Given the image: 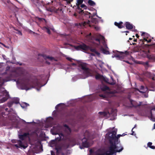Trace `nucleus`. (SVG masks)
Here are the masks:
<instances>
[{
  "label": "nucleus",
  "instance_id": "nucleus-13",
  "mask_svg": "<svg viewBox=\"0 0 155 155\" xmlns=\"http://www.w3.org/2000/svg\"><path fill=\"white\" fill-rule=\"evenodd\" d=\"M108 135V138L109 141H112L113 140L115 141V139H117L116 135H114L110 132H108L106 135Z\"/></svg>",
  "mask_w": 155,
  "mask_h": 155
},
{
  "label": "nucleus",
  "instance_id": "nucleus-6",
  "mask_svg": "<svg viewBox=\"0 0 155 155\" xmlns=\"http://www.w3.org/2000/svg\"><path fill=\"white\" fill-rule=\"evenodd\" d=\"M6 105L1 106L0 107V119L2 118H7V116L9 117V112L11 111H8V109L7 108H5Z\"/></svg>",
  "mask_w": 155,
  "mask_h": 155
},
{
  "label": "nucleus",
  "instance_id": "nucleus-64",
  "mask_svg": "<svg viewBox=\"0 0 155 155\" xmlns=\"http://www.w3.org/2000/svg\"><path fill=\"white\" fill-rule=\"evenodd\" d=\"M137 39H134V42H137Z\"/></svg>",
  "mask_w": 155,
  "mask_h": 155
},
{
  "label": "nucleus",
  "instance_id": "nucleus-30",
  "mask_svg": "<svg viewBox=\"0 0 155 155\" xmlns=\"http://www.w3.org/2000/svg\"><path fill=\"white\" fill-rule=\"evenodd\" d=\"M96 155H104L101 149H98L96 151Z\"/></svg>",
  "mask_w": 155,
  "mask_h": 155
},
{
  "label": "nucleus",
  "instance_id": "nucleus-53",
  "mask_svg": "<svg viewBox=\"0 0 155 155\" xmlns=\"http://www.w3.org/2000/svg\"><path fill=\"white\" fill-rule=\"evenodd\" d=\"M73 0H66L67 2L68 3H70L71 2H72Z\"/></svg>",
  "mask_w": 155,
  "mask_h": 155
},
{
  "label": "nucleus",
  "instance_id": "nucleus-32",
  "mask_svg": "<svg viewBox=\"0 0 155 155\" xmlns=\"http://www.w3.org/2000/svg\"><path fill=\"white\" fill-rule=\"evenodd\" d=\"M152 143L150 142H149L147 143V147H149L151 149H155V146H152Z\"/></svg>",
  "mask_w": 155,
  "mask_h": 155
},
{
  "label": "nucleus",
  "instance_id": "nucleus-57",
  "mask_svg": "<svg viewBox=\"0 0 155 155\" xmlns=\"http://www.w3.org/2000/svg\"><path fill=\"white\" fill-rule=\"evenodd\" d=\"M136 36L137 38H139V36L137 34H136Z\"/></svg>",
  "mask_w": 155,
  "mask_h": 155
},
{
  "label": "nucleus",
  "instance_id": "nucleus-46",
  "mask_svg": "<svg viewBox=\"0 0 155 155\" xmlns=\"http://www.w3.org/2000/svg\"><path fill=\"white\" fill-rule=\"evenodd\" d=\"M142 64L144 65H146L148 66V61H146V62H143Z\"/></svg>",
  "mask_w": 155,
  "mask_h": 155
},
{
  "label": "nucleus",
  "instance_id": "nucleus-56",
  "mask_svg": "<svg viewBox=\"0 0 155 155\" xmlns=\"http://www.w3.org/2000/svg\"><path fill=\"white\" fill-rule=\"evenodd\" d=\"M56 150V153L57 154H58L60 153V152L61 151H59L58 150Z\"/></svg>",
  "mask_w": 155,
  "mask_h": 155
},
{
  "label": "nucleus",
  "instance_id": "nucleus-45",
  "mask_svg": "<svg viewBox=\"0 0 155 155\" xmlns=\"http://www.w3.org/2000/svg\"><path fill=\"white\" fill-rule=\"evenodd\" d=\"M15 30L17 31V32L16 33L17 34H18L19 35H22V33L20 31L18 30Z\"/></svg>",
  "mask_w": 155,
  "mask_h": 155
},
{
  "label": "nucleus",
  "instance_id": "nucleus-24",
  "mask_svg": "<svg viewBox=\"0 0 155 155\" xmlns=\"http://www.w3.org/2000/svg\"><path fill=\"white\" fill-rule=\"evenodd\" d=\"M140 90L141 91L139 90V89H138L137 90L140 93H144L146 91V88H145L143 86H141L140 88Z\"/></svg>",
  "mask_w": 155,
  "mask_h": 155
},
{
  "label": "nucleus",
  "instance_id": "nucleus-28",
  "mask_svg": "<svg viewBox=\"0 0 155 155\" xmlns=\"http://www.w3.org/2000/svg\"><path fill=\"white\" fill-rule=\"evenodd\" d=\"M101 50L102 51L103 53L104 54H110V52L109 51L107 50L103 47H101Z\"/></svg>",
  "mask_w": 155,
  "mask_h": 155
},
{
  "label": "nucleus",
  "instance_id": "nucleus-34",
  "mask_svg": "<svg viewBox=\"0 0 155 155\" xmlns=\"http://www.w3.org/2000/svg\"><path fill=\"white\" fill-rule=\"evenodd\" d=\"M91 22L94 23L96 24L97 22V18H91Z\"/></svg>",
  "mask_w": 155,
  "mask_h": 155
},
{
  "label": "nucleus",
  "instance_id": "nucleus-25",
  "mask_svg": "<svg viewBox=\"0 0 155 155\" xmlns=\"http://www.w3.org/2000/svg\"><path fill=\"white\" fill-rule=\"evenodd\" d=\"M147 58L149 59L155 61V55L154 54H152L151 55H147Z\"/></svg>",
  "mask_w": 155,
  "mask_h": 155
},
{
  "label": "nucleus",
  "instance_id": "nucleus-58",
  "mask_svg": "<svg viewBox=\"0 0 155 155\" xmlns=\"http://www.w3.org/2000/svg\"><path fill=\"white\" fill-rule=\"evenodd\" d=\"M71 65L73 66H74L76 65V64L75 63H72Z\"/></svg>",
  "mask_w": 155,
  "mask_h": 155
},
{
  "label": "nucleus",
  "instance_id": "nucleus-10",
  "mask_svg": "<svg viewBox=\"0 0 155 155\" xmlns=\"http://www.w3.org/2000/svg\"><path fill=\"white\" fill-rule=\"evenodd\" d=\"M74 48L77 50L87 51L89 48V46L84 43H82L78 46H74Z\"/></svg>",
  "mask_w": 155,
  "mask_h": 155
},
{
  "label": "nucleus",
  "instance_id": "nucleus-33",
  "mask_svg": "<svg viewBox=\"0 0 155 155\" xmlns=\"http://www.w3.org/2000/svg\"><path fill=\"white\" fill-rule=\"evenodd\" d=\"M101 89L103 91H106L109 90V88L107 86H104L101 87Z\"/></svg>",
  "mask_w": 155,
  "mask_h": 155
},
{
  "label": "nucleus",
  "instance_id": "nucleus-36",
  "mask_svg": "<svg viewBox=\"0 0 155 155\" xmlns=\"http://www.w3.org/2000/svg\"><path fill=\"white\" fill-rule=\"evenodd\" d=\"M29 104H27L26 103H24L23 104H22L21 105V107L25 108L26 107H27L28 106H29Z\"/></svg>",
  "mask_w": 155,
  "mask_h": 155
},
{
  "label": "nucleus",
  "instance_id": "nucleus-19",
  "mask_svg": "<svg viewBox=\"0 0 155 155\" xmlns=\"http://www.w3.org/2000/svg\"><path fill=\"white\" fill-rule=\"evenodd\" d=\"M123 24V22L122 21H120L119 23L115 22L114 23V25L119 28H122L124 27V26L122 25Z\"/></svg>",
  "mask_w": 155,
  "mask_h": 155
},
{
  "label": "nucleus",
  "instance_id": "nucleus-63",
  "mask_svg": "<svg viewBox=\"0 0 155 155\" xmlns=\"http://www.w3.org/2000/svg\"><path fill=\"white\" fill-rule=\"evenodd\" d=\"M125 61L127 63L130 64V63H129V62L128 61Z\"/></svg>",
  "mask_w": 155,
  "mask_h": 155
},
{
  "label": "nucleus",
  "instance_id": "nucleus-12",
  "mask_svg": "<svg viewBox=\"0 0 155 155\" xmlns=\"http://www.w3.org/2000/svg\"><path fill=\"white\" fill-rule=\"evenodd\" d=\"M95 78L97 80L101 79L103 80L105 82L109 84L110 85H114V83L111 82L109 83L108 82V79L104 77L103 75H101L99 74H98L95 76Z\"/></svg>",
  "mask_w": 155,
  "mask_h": 155
},
{
  "label": "nucleus",
  "instance_id": "nucleus-52",
  "mask_svg": "<svg viewBox=\"0 0 155 155\" xmlns=\"http://www.w3.org/2000/svg\"><path fill=\"white\" fill-rule=\"evenodd\" d=\"M99 96L100 97H102L103 98H105V96L103 94H100Z\"/></svg>",
  "mask_w": 155,
  "mask_h": 155
},
{
  "label": "nucleus",
  "instance_id": "nucleus-61",
  "mask_svg": "<svg viewBox=\"0 0 155 155\" xmlns=\"http://www.w3.org/2000/svg\"><path fill=\"white\" fill-rule=\"evenodd\" d=\"M51 154L52 155H53V153H54V152L53 151H51Z\"/></svg>",
  "mask_w": 155,
  "mask_h": 155
},
{
  "label": "nucleus",
  "instance_id": "nucleus-38",
  "mask_svg": "<svg viewBox=\"0 0 155 155\" xmlns=\"http://www.w3.org/2000/svg\"><path fill=\"white\" fill-rule=\"evenodd\" d=\"M81 7L84 8V9H86L87 8V6L84 4H82L80 6Z\"/></svg>",
  "mask_w": 155,
  "mask_h": 155
},
{
  "label": "nucleus",
  "instance_id": "nucleus-51",
  "mask_svg": "<svg viewBox=\"0 0 155 155\" xmlns=\"http://www.w3.org/2000/svg\"><path fill=\"white\" fill-rule=\"evenodd\" d=\"M96 15V13H94L92 14H91V18H93Z\"/></svg>",
  "mask_w": 155,
  "mask_h": 155
},
{
  "label": "nucleus",
  "instance_id": "nucleus-1",
  "mask_svg": "<svg viewBox=\"0 0 155 155\" xmlns=\"http://www.w3.org/2000/svg\"><path fill=\"white\" fill-rule=\"evenodd\" d=\"M16 83L20 84L22 89L25 90L26 91L35 87H39L40 85V83L37 80L30 83L29 80L27 79H23L21 82L17 80Z\"/></svg>",
  "mask_w": 155,
  "mask_h": 155
},
{
  "label": "nucleus",
  "instance_id": "nucleus-9",
  "mask_svg": "<svg viewBox=\"0 0 155 155\" xmlns=\"http://www.w3.org/2000/svg\"><path fill=\"white\" fill-rule=\"evenodd\" d=\"M56 1V0H51V2L53 5L55 6L54 8L56 10V12L57 13L61 14L63 12L62 8L60 7H58V5H59L60 4L59 2H57Z\"/></svg>",
  "mask_w": 155,
  "mask_h": 155
},
{
  "label": "nucleus",
  "instance_id": "nucleus-11",
  "mask_svg": "<svg viewBox=\"0 0 155 155\" xmlns=\"http://www.w3.org/2000/svg\"><path fill=\"white\" fill-rule=\"evenodd\" d=\"M33 3L38 7L44 6L45 5V2L42 0H31Z\"/></svg>",
  "mask_w": 155,
  "mask_h": 155
},
{
  "label": "nucleus",
  "instance_id": "nucleus-43",
  "mask_svg": "<svg viewBox=\"0 0 155 155\" xmlns=\"http://www.w3.org/2000/svg\"><path fill=\"white\" fill-rule=\"evenodd\" d=\"M64 127H66L68 129L69 131L70 132H71V130L70 128L66 124H65L64 125Z\"/></svg>",
  "mask_w": 155,
  "mask_h": 155
},
{
  "label": "nucleus",
  "instance_id": "nucleus-60",
  "mask_svg": "<svg viewBox=\"0 0 155 155\" xmlns=\"http://www.w3.org/2000/svg\"><path fill=\"white\" fill-rule=\"evenodd\" d=\"M141 104V102H140V104L137 105V106L138 107L140 106Z\"/></svg>",
  "mask_w": 155,
  "mask_h": 155
},
{
  "label": "nucleus",
  "instance_id": "nucleus-44",
  "mask_svg": "<svg viewBox=\"0 0 155 155\" xmlns=\"http://www.w3.org/2000/svg\"><path fill=\"white\" fill-rule=\"evenodd\" d=\"M135 126H136V125L134 126V127H133V128H132V130L131 131H132V134H131L132 135H134V136H135V135H136V134L134 132V131H133V129H134V128H135Z\"/></svg>",
  "mask_w": 155,
  "mask_h": 155
},
{
  "label": "nucleus",
  "instance_id": "nucleus-21",
  "mask_svg": "<svg viewBox=\"0 0 155 155\" xmlns=\"http://www.w3.org/2000/svg\"><path fill=\"white\" fill-rule=\"evenodd\" d=\"M110 143V146L109 147L114 149H116L117 148V147L116 145L115 142H113V141H109Z\"/></svg>",
  "mask_w": 155,
  "mask_h": 155
},
{
  "label": "nucleus",
  "instance_id": "nucleus-20",
  "mask_svg": "<svg viewBox=\"0 0 155 155\" xmlns=\"http://www.w3.org/2000/svg\"><path fill=\"white\" fill-rule=\"evenodd\" d=\"M90 22L89 20H88L87 21H84L83 22L79 23V26L81 27H85L87 25H89Z\"/></svg>",
  "mask_w": 155,
  "mask_h": 155
},
{
  "label": "nucleus",
  "instance_id": "nucleus-2",
  "mask_svg": "<svg viewBox=\"0 0 155 155\" xmlns=\"http://www.w3.org/2000/svg\"><path fill=\"white\" fill-rule=\"evenodd\" d=\"M9 95L8 92L4 88L0 86V103L6 101L9 98Z\"/></svg>",
  "mask_w": 155,
  "mask_h": 155
},
{
  "label": "nucleus",
  "instance_id": "nucleus-42",
  "mask_svg": "<svg viewBox=\"0 0 155 155\" xmlns=\"http://www.w3.org/2000/svg\"><path fill=\"white\" fill-rule=\"evenodd\" d=\"M155 110V107L153 108H152L151 109V110ZM150 115H151V118H153V114H152V112L151 111H150Z\"/></svg>",
  "mask_w": 155,
  "mask_h": 155
},
{
  "label": "nucleus",
  "instance_id": "nucleus-17",
  "mask_svg": "<svg viewBox=\"0 0 155 155\" xmlns=\"http://www.w3.org/2000/svg\"><path fill=\"white\" fill-rule=\"evenodd\" d=\"M41 56L43 57L46 60L47 59H49L50 61L54 60L56 61V60L55 59V58L52 57H50L49 56H47L45 54H42L41 55Z\"/></svg>",
  "mask_w": 155,
  "mask_h": 155
},
{
  "label": "nucleus",
  "instance_id": "nucleus-40",
  "mask_svg": "<svg viewBox=\"0 0 155 155\" xmlns=\"http://www.w3.org/2000/svg\"><path fill=\"white\" fill-rule=\"evenodd\" d=\"M117 130H114L113 131H112L111 132H110L111 133H112L114 135H116L117 134Z\"/></svg>",
  "mask_w": 155,
  "mask_h": 155
},
{
  "label": "nucleus",
  "instance_id": "nucleus-37",
  "mask_svg": "<svg viewBox=\"0 0 155 155\" xmlns=\"http://www.w3.org/2000/svg\"><path fill=\"white\" fill-rule=\"evenodd\" d=\"M10 67L8 66L6 68L5 73H8L10 71Z\"/></svg>",
  "mask_w": 155,
  "mask_h": 155
},
{
  "label": "nucleus",
  "instance_id": "nucleus-15",
  "mask_svg": "<svg viewBox=\"0 0 155 155\" xmlns=\"http://www.w3.org/2000/svg\"><path fill=\"white\" fill-rule=\"evenodd\" d=\"M15 146L17 148H22L23 147L25 149L27 147L25 146L23 144L22 141L20 140H19L18 141V144H15Z\"/></svg>",
  "mask_w": 155,
  "mask_h": 155
},
{
  "label": "nucleus",
  "instance_id": "nucleus-49",
  "mask_svg": "<svg viewBox=\"0 0 155 155\" xmlns=\"http://www.w3.org/2000/svg\"><path fill=\"white\" fill-rule=\"evenodd\" d=\"M45 28H46V30H47V32L49 34H50V30L49 29V28H46V27H45Z\"/></svg>",
  "mask_w": 155,
  "mask_h": 155
},
{
  "label": "nucleus",
  "instance_id": "nucleus-59",
  "mask_svg": "<svg viewBox=\"0 0 155 155\" xmlns=\"http://www.w3.org/2000/svg\"><path fill=\"white\" fill-rule=\"evenodd\" d=\"M91 55L92 56H95V54L94 53H91Z\"/></svg>",
  "mask_w": 155,
  "mask_h": 155
},
{
  "label": "nucleus",
  "instance_id": "nucleus-14",
  "mask_svg": "<svg viewBox=\"0 0 155 155\" xmlns=\"http://www.w3.org/2000/svg\"><path fill=\"white\" fill-rule=\"evenodd\" d=\"M30 134L28 133H25L23 134L19 135V138L22 140H24L27 138H29Z\"/></svg>",
  "mask_w": 155,
  "mask_h": 155
},
{
  "label": "nucleus",
  "instance_id": "nucleus-26",
  "mask_svg": "<svg viewBox=\"0 0 155 155\" xmlns=\"http://www.w3.org/2000/svg\"><path fill=\"white\" fill-rule=\"evenodd\" d=\"M98 114H99L100 115H101L102 116H103L104 117L107 116L108 114H110L109 112H99L98 113Z\"/></svg>",
  "mask_w": 155,
  "mask_h": 155
},
{
  "label": "nucleus",
  "instance_id": "nucleus-4",
  "mask_svg": "<svg viewBox=\"0 0 155 155\" xmlns=\"http://www.w3.org/2000/svg\"><path fill=\"white\" fill-rule=\"evenodd\" d=\"M79 68L83 71V73L86 75L90 74V69L88 67V64L85 63L80 62L78 64Z\"/></svg>",
  "mask_w": 155,
  "mask_h": 155
},
{
  "label": "nucleus",
  "instance_id": "nucleus-39",
  "mask_svg": "<svg viewBox=\"0 0 155 155\" xmlns=\"http://www.w3.org/2000/svg\"><path fill=\"white\" fill-rule=\"evenodd\" d=\"M38 20L41 22V21H45V22H46V21L44 18H38Z\"/></svg>",
  "mask_w": 155,
  "mask_h": 155
},
{
  "label": "nucleus",
  "instance_id": "nucleus-16",
  "mask_svg": "<svg viewBox=\"0 0 155 155\" xmlns=\"http://www.w3.org/2000/svg\"><path fill=\"white\" fill-rule=\"evenodd\" d=\"M127 29L130 30L133 28V25L129 22H126L124 24Z\"/></svg>",
  "mask_w": 155,
  "mask_h": 155
},
{
  "label": "nucleus",
  "instance_id": "nucleus-31",
  "mask_svg": "<svg viewBox=\"0 0 155 155\" xmlns=\"http://www.w3.org/2000/svg\"><path fill=\"white\" fill-rule=\"evenodd\" d=\"M83 1V0H77V11H79L78 8V6L80 8V6L79 5L82 4Z\"/></svg>",
  "mask_w": 155,
  "mask_h": 155
},
{
  "label": "nucleus",
  "instance_id": "nucleus-23",
  "mask_svg": "<svg viewBox=\"0 0 155 155\" xmlns=\"http://www.w3.org/2000/svg\"><path fill=\"white\" fill-rule=\"evenodd\" d=\"M141 35L143 36H144L145 37L143 38V40L142 41V42H143L144 41H147V38H148V37L149 36V35L147 33L145 32H143L141 34Z\"/></svg>",
  "mask_w": 155,
  "mask_h": 155
},
{
  "label": "nucleus",
  "instance_id": "nucleus-55",
  "mask_svg": "<svg viewBox=\"0 0 155 155\" xmlns=\"http://www.w3.org/2000/svg\"><path fill=\"white\" fill-rule=\"evenodd\" d=\"M151 39H149L148 40H147V43H149L150 42H151Z\"/></svg>",
  "mask_w": 155,
  "mask_h": 155
},
{
  "label": "nucleus",
  "instance_id": "nucleus-29",
  "mask_svg": "<svg viewBox=\"0 0 155 155\" xmlns=\"http://www.w3.org/2000/svg\"><path fill=\"white\" fill-rule=\"evenodd\" d=\"M88 3L90 5L93 6H94L96 5L95 3L92 0H88Z\"/></svg>",
  "mask_w": 155,
  "mask_h": 155
},
{
  "label": "nucleus",
  "instance_id": "nucleus-47",
  "mask_svg": "<svg viewBox=\"0 0 155 155\" xmlns=\"http://www.w3.org/2000/svg\"><path fill=\"white\" fill-rule=\"evenodd\" d=\"M95 41L98 42V44H100V39L98 38H96L95 39Z\"/></svg>",
  "mask_w": 155,
  "mask_h": 155
},
{
  "label": "nucleus",
  "instance_id": "nucleus-62",
  "mask_svg": "<svg viewBox=\"0 0 155 155\" xmlns=\"http://www.w3.org/2000/svg\"><path fill=\"white\" fill-rule=\"evenodd\" d=\"M153 129H155V123L154 124Z\"/></svg>",
  "mask_w": 155,
  "mask_h": 155
},
{
  "label": "nucleus",
  "instance_id": "nucleus-54",
  "mask_svg": "<svg viewBox=\"0 0 155 155\" xmlns=\"http://www.w3.org/2000/svg\"><path fill=\"white\" fill-rule=\"evenodd\" d=\"M62 104V103H60L58 104L55 107V108L57 109V107L61 105Z\"/></svg>",
  "mask_w": 155,
  "mask_h": 155
},
{
  "label": "nucleus",
  "instance_id": "nucleus-18",
  "mask_svg": "<svg viewBox=\"0 0 155 155\" xmlns=\"http://www.w3.org/2000/svg\"><path fill=\"white\" fill-rule=\"evenodd\" d=\"M88 147L89 144L87 140H86L85 142H83L81 146H80V148L81 149H83L84 147Z\"/></svg>",
  "mask_w": 155,
  "mask_h": 155
},
{
  "label": "nucleus",
  "instance_id": "nucleus-35",
  "mask_svg": "<svg viewBox=\"0 0 155 155\" xmlns=\"http://www.w3.org/2000/svg\"><path fill=\"white\" fill-rule=\"evenodd\" d=\"M13 104V102L12 101H9L7 103V106L9 107H11L12 106V105Z\"/></svg>",
  "mask_w": 155,
  "mask_h": 155
},
{
  "label": "nucleus",
  "instance_id": "nucleus-22",
  "mask_svg": "<svg viewBox=\"0 0 155 155\" xmlns=\"http://www.w3.org/2000/svg\"><path fill=\"white\" fill-rule=\"evenodd\" d=\"M89 48L88 49V50H90L91 52L94 53L97 56H99L100 55V53L96 51L95 49L92 48L89 46Z\"/></svg>",
  "mask_w": 155,
  "mask_h": 155
},
{
  "label": "nucleus",
  "instance_id": "nucleus-41",
  "mask_svg": "<svg viewBox=\"0 0 155 155\" xmlns=\"http://www.w3.org/2000/svg\"><path fill=\"white\" fill-rule=\"evenodd\" d=\"M62 148L61 147L58 146L57 147H56L55 148V150H58L59 151H61V150Z\"/></svg>",
  "mask_w": 155,
  "mask_h": 155
},
{
  "label": "nucleus",
  "instance_id": "nucleus-8",
  "mask_svg": "<svg viewBox=\"0 0 155 155\" xmlns=\"http://www.w3.org/2000/svg\"><path fill=\"white\" fill-rule=\"evenodd\" d=\"M123 149L122 147L119 150H116L109 147V150L106 152H104V150L101 149V150L104 155H113L116 152H121Z\"/></svg>",
  "mask_w": 155,
  "mask_h": 155
},
{
  "label": "nucleus",
  "instance_id": "nucleus-5",
  "mask_svg": "<svg viewBox=\"0 0 155 155\" xmlns=\"http://www.w3.org/2000/svg\"><path fill=\"white\" fill-rule=\"evenodd\" d=\"M60 130V126L59 125H57L54 126L53 127V128L51 129V133L53 135H55L58 134L59 136V137H58L55 139L56 140H61L64 137V135L62 133L58 134V132Z\"/></svg>",
  "mask_w": 155,
  "mask_h": 155
},
{
  "label": "nucleus",
  "instance_id": "nucleus-3",
  "mask_svg": "<svg viewBox=\"0 0 155 155\" xmlns=\"http://www.w3.org/2000/svg\"><path fill=\"white\" fill-rule=\"evenodd\" d=\"M116 51L117 52L115 53L114 51H113V52L115 53L114 55H112V58L116 57L118 60H122L129 54V52L127 51H125L124 52L118 51Z\"/></svg>",
  "mask_w": 155,
  "mask_h": 155
},
{
  "label": "nucleus",
  "instance_id": "nucleus-7",
  "mask_svg": "<svg viewBox=\"0 0 155 155\" xmlns=\"http://www.w3.org/2000/svg\"><path fill=\"white\" fill-rule=\"evenodd\" d=\"M79 11H78L77 12L80 14L83 15L84 19L88 20L89 18H91V14L88 12L84 11L83 10L80 8L78 6Z\"/></svg>",
  "mask_w": 155,
  "mask_h": 155
},
{
  "label": "nucleus",
  "instance_id": "nucleus-48",
  "mask_svg": "<svg viewBox=\"0 0 155 155\" xmlns=\"http://www.w3.org/2000/svg\"><path fill=\"white\" fill-rule=\"evenodd\" d=\"M122 136L120 134H118L117 135V137L116 136V138H117V139H115V141L116 140H118V139L120 137Z\"/></svg>",
  "mask_w": 155,
  "mask_h": 155
},
{
  "label": "nucleus",
  "instance_id": "nucleus-50",
  "mask_svg": "<svg viewBox=\"0 0 155 155\" xmlns=\"http://www.w3.org/2000/svg\"><path fill=\"white\" fill-rule=\"evenodd\" d=\"M66 59L68 61H72V59L71 58H69V57H67L66 58Z\"/></svg>",
  "mask_w": 155,
  "mask_h": 155
},
{
  "label": "nucleus",
  "instance_id": "nucleus-27",
  "mask_svg": "<svg viewBox=\"0 0 155 155\" xmlns=\"http://www.w3.org/2000/svg\"><path fill=\"white\" fill-rule=\"evenodd\" d=\"M13 104H18L19 103V99L18 98H14L12 100Z\"/></svg>",
  "mask_w": 155,
  "mask_h": 155
}]
</instances>
